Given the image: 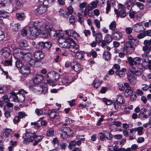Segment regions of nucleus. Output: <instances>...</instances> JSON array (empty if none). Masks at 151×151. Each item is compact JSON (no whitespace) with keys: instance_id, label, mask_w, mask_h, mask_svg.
Wrapping results in <instances>:
<instances>
[{"instance_id":"1","label":"nucleus","mask_w":151,"mask_h":151,"mask_svg":"<svg viewBox=\"0 0 151 151\" xmlns=\"http://www.w3.org/2000/svg\"><path fill=\"white\" fill-rule=\"evenodd\" d=\"M33 91L37 94L41 93L43 94H47L48 93V88L47 84L42 83V86L37 85L35 86L32 89Z\"/></svg>"},{"instance_id":"2","label":"nucleus","mask_w":151,"mask_h":151,"mask_svg":"<svg viewBox=\"0 0 151 151\" xmlns=\"http://www.w3.org/2000/svg\"><path fill=\"white\" fill-rule=\"evenodd\" d=\"M114 11L117 16H120L121 18H124L127 15V13L124 9V5L122 4H119L118 9H115Z\"/></svg>"},{"instance_id":"3","label":"nucleus","mask_w":151,"mask_h":151,"mask_svg":"<svg viewBox=\"0 0 151 151\" xmlns=\"http://www.w3.org/2000/svg\"><path fill=\"white\" fill-rule=\"evenodd\" d=\"M52 45L50 42H40L36 45V47L40 50H48L50 49Z\"/></svg>"},{"instance_id":"4","label":"nucleus","mask_w":151,"mask_h":151,"mask_svg":"<svg viewBox=\"0 0 151 151\" xmlns=\"http://www.w3.org/2000/svg\"><path fill=\"white\" fill-rule=\"evenodd\" d=\"M141 59L139 57H136L132 58L131 57H128V63L131 66L133 67L134 65H139L141 64Z\"/></svg>"},{"instance_id":"5","label":"nucleus","mask_w":151,"mask_h":151,"mask_svg":"<svg viewBox=\"0 0 151 151\" xmlns=\"http://www.w3.org/2000/svg\"><path fill=\"white\" fill-rule=\"evenodd\" d=\"M46 28L49 33V36L52 38L54 39L59 36V33L53 28L52 25H46Z\"/></svg>"},{"instance_id":"6","label":"nucleus","mask_w":151,"mask_h":151,"mask_svg":"<svg viewBox=\"0 0 151 151\" xmlns=\"http://www.w3.org/2000/svg\"><path fill=\"white\" fill-rule=\"evenodd\" d=\"M13 56L17 59L22 58L24 52L20 48L15 47L14 48Z\"/></svg>"},{"instance_id":"7","label":"nucleus","mask_w":151,"mask_h":151,"mask_svg":"<svg viewBox=\"0 0 151 151\" xmlns=\"http://www.w3.org/2000/svg\"><path fill=\"white\" fill-rule=\"evenodd\" d=\"M135 47L129 42H126L124 44L123 47V50L126 51L127 53H132L134 50Z\"/></svg>"},{"instance_id":"8","label":"nucleus","mask_w":151,"mask_h":151,"mask_svg":"<svg viewBox=\"0 0 151 151\" xmlns=\"http://www.w3.org/2000/svg\"><path fill=\"white\" fill-rule=\"evenodd\" d=\"M65 34L68 36L72 37L74 39L80 37L79 35L76 31L69 29L64 31Z\"/></svg>"},{"instance_id":"9","label":"nucleus","mask_w":151,"mask_h":151,"mask_svg":"<svg viewBox=\"0 0 151 151\" xmlns=\"http://www.w3.org/2000/svg\"><path fill=\"white\" fill-rule=\"evenodd\" d=\"M44 2H43L42 4L39 5L37 8V12L39 14L45 13L47 10L48 7V5L45 4Z\"/></svg>"},{"instance_id":"10","label":"nucleus","mask_w":151,"mask_h":151,"mask_svg":"<svg viewBox=\"0 0 151 151\" xmlns=\"http://www.w3.org/2000/svg\"><path fill=\"white\" fill-rule=\"evenodd\" d=\"M30 68L29 64L25 63L20 69L21 73L23 75H27L30 72Z\"/></svg>"},{"instance_id":"11","label":"nucleus","mask_w":151,"mask_h":151,"mask_svg":"<svg viewBox=\"0 0 151 151\" xmlns=\"http://www.w3.org/2000/svg\"><path fill=\"white\" fill-rule=\"evenodd\" d=\"M34 56L36 59L39 62L43 58L45 55L44 53L41 50H36L34 52Z\"/></svg>"},{"instance_id":"12","label":"nucleus","mask_w":151,"mask_h":151,"mask_svg":"<svg viewBox=\"0 0 151 151\" xmlns=\"http://www.w3.org/2000/svg\"><path fill=\"white\" fill-rule=\"evenodd\" d=\"M131 73L136 76L141 75L143 73V70L138 66H133L131 68Z\"/></svg>"},{"instance_id":"13","label":"nucleus","mask_w":151,"mask_h":151,"mask_svg":"<svg viewBox=\"0 0 151 151\" xmlns=\"http://www.w3.org/2000/svg\"><path fill=\"white\" fill-rule=\"evenodd\" d=\"M143 128L142 127H139L129 129V133H131V135H134L136 132H137V134L139 135H142L143 134Z\"/></svg>"},{"instance_id":"14","label":"nucleus","mask_w":151,"mask_h":151,"mask_svg":"<svg viewBox=\"0 0 151 151\" xmlns=\"http://www.w3.org/2000/svg\"><path fill=\"white\" fill-rule=\"evenodd\" d=\"M71 68L73 69L75 72L77 73H79L82 70L81 66L80 63L75 61L72 62Z\"/></svg>"},{"instance_id":"15","label":"nucleus","mask_w":151,"mask_h":151,"mask_svg":"<svg viewBox=\"0 0 151 151\" xmlns=\"http://www.w3.org/2000/svg\"><path fill=\"white\" fill-rule=\"evenodd\" d=\"M27 115L24 112L22 111L19 112L18 115L15 116L14 117L13 120L14 123L15 124H18L20 121V119L24 118Z\"/></svg>"},{"instance_id":"16","label":"nucleus","mask_w":151,"mask_h":151,"mask_svg":"<svg viewBox=\"0 0 151 151\" xmlns=\"http://www.w3.org/2000/svg\"><path fill=\"white\" fill-rule=\"evenodd\" d=\"M113 39L116 40H119L122 37V33L119 31H114L112 33Z\"/></svg>"},{"instance_id":"17","label":"nucleus","mask_w":151,"mask_h":151,"mask_svg":"<svg viewBox=\"0 0 151 151\" xmlns=\"http://www.w3.org/2000/svg\"><path fill=\"white\" fill-rule=\"evenodd\" d=\"M1 51V56L3 58H6L10 56L11 51L9 48L4 47L2 49Z\"/></svg>"},{"instance_id":"18","label":"nucleus","mask_w":151,"mask_h":151,"mask_svg":"<svg viewBox=\"0 0 151 151\" xmlns=\"http://www.w3.org/2000/svg\"><path fill=\"white\" fill-rule=\"evenodd\" d=\"M70 45L69 49L71 52L75 53L79 50V46L73 40L71 42Z\"/></svg>"},{"instance_id":"19","label":"nucleus","mask_w":151,"mask_h":151,"mask_svg":"<svg viewBox=\"0 0 151 151\" xmlns=\"http://www.w3.org/2000/svg\"><path fill=\"white\" fill-rule=\"evenodd\" d=\"M135 5L134 2L131 0H127L124 5V8L129 11L132 10V7Z\"/></svg>"},{"instance_id":"20","label":"nucleus","mask_w":151,"mask_h":151,"mask_svg":"<svg viewBox=\"0 0 151 151\" xmlns=\"http://www.w3.org/2000/svg\"><path fill=\"white\" fill-rule=\"evenodd\" d=\"M127 69L125 68H123L121 69L116 70L115 71L116 74L120 77H124L125 76V72Z\"/></svg>"},{"instance_id":"21","label":"nucleus","mask_w":151,"mask_h":151,"mask_svg":"<svg viewBox=\"0 0 151 151\" xmlns=\"http://www.w3.org/2000/svg\"><path fill=\"white\" fill-rule=\"evenodd\" d=\"M73 39L72 38L68 37L66 39L65 41L62 43V45L63 48H69L71 45V42L73 41Z\"/></svg>"},{"instance_id":"22","label":"nucleus","mask_w":151,"mask_h":151,"mask_svg":"<svg viewBox=\"0 0 151 151\" xmlns=\"http://www.w3.org/2000/svg\"><path fill=\"white\" fill-rule=\"evenodd\" d=\"M127 77L128 81L132 84H134L136 83V78L134 74L131 73H128Z\"/></svg>"},{"instance_id":"23","label":"nucleus","mask_w":151,"mask_h":151,"mask_svg":"<svg viewBox=\"0 0 151 151\" xmlns=\"http://www.w3.org/2000/svg\"><path fill=\"white\" fill-rule=\"evenodd\" d=\"M43 76L41 75H38L33 79V81L36 84H38L41 83L42 81L44 80Z\"/></svg>"},{"instance_id":"24","label":"nucleus","mask_w":151,"mask_h":151,"mask_svg":"<svg viewBox=\"0 0 151 151\" xmlns=\"http://www.w3.org/2000/svg\"><path fill=\"white\" fill-rule=\"evenodd\" d=\"M42 136H35L33 139V145L35 146L37 145L39 142H40L43 138Z\"/></svg>"},{"instance_id":"25","label":"nucleus","mask_w":151,"mask_h":151,"mask_svg":"<svg viewBox=\"0 0 151 151\" xmlns=\"http://www.w3.org/2000/svg\"><path fill=\"white\" fill-rule=\"evenodd\" d=\"M22 59L27 62H28L32 58L31 54L29 52H24Z\"/></svg>"},{"instance_id":"26","label":"nucleus","mask_w":151,"mask_h":151,"mask_svg":"<svg viewBox=\"0 0 151 151\" xmlns=\"http://www.w3.org/2000/svg\"><path fill=\"white\" fill-rule=\"evenodd\" d=\"M30 27L31 35L35 37L40 34V31L33 26L32 27Z\"/></svg>"},{"instance_id":"27","label":"nucleus","mask_w":151,"mask_h":151,"mask_svg":"<svg viewBox=\"0 0 151 151\" xmlns=\"http://www.w3.org/2000/svg\"><path fill=\"white\" fill-rule=\"evenodd\" d=\"M76 145L79 146L81 145V142L79 141H76L75 140H73L69 142L68 148L69 149L71 150Z\"/></svg>"},{"instance_id":"28","label":"nucleus","mask_w":151,"mask_h":151,"mask_svg":"<svg viewBox=\"0 0 151 151\" xmlns=\"http://www.w3.org/2000/svg\"><path fill=\"white\" fill-rule=\"evenodd\" d=\"M47 113L48 114L50 117L51 119H54L55 117L58 116L59 114L56 112L55 110L50 111L49 109H47Z\"/></svg>"},{"instance_id":"29","label":"nucleus","mask_w":151,"mask_h":151,"mask_svg":"<svg viewBox=\"0 0 151 151\" xmlns=\"http://www.w3.org/2000/svg\"><path fill=\"white\" fill-rule=\"evenodd\" d=\"M12 57L10 56L8 59H6L3 61L2 63L5 66H12Z\"/></svg>"},{"instance_id":"30","label":"nucleus","mask_w":151,"mask_h":151,"mask_svg":"<svg viewBox=\"0 0 151 151\" xmlns=\"http://www.w3.org/2000/svg\"><path fill=\"white\" fill-rule=\"evenodd\" d=\"M143 26L139 24H136L133 26V30L137 32H139L143 30Z\"/></svg>"},{"instance_id":"31","label":"nucleus","mask_w":151,"mask_h":151,"mask_svg":"<svg viewBox=\"0 0 151 151\" xmlns=\"http://www.w3.org/2000/svg\"><path fill=\"white\" fill-rule=\"evenodd\" d=\"M3 132L5 137L10 136L13 133V131L11 129L7 128L4 129L3 131Z\"/></svg>"},{"instance_id":"32","label":"nucleus","mask_w":151,"mask_h":151,"mask_svg":"<svg viewBox=\"0 0 151 151\" xmlns=\"http://www.w3.org/2000/svg\"><path fill=\"white\" fill-rule=\"evenodd\" d=\"M116 101L117 103L120 104H123L125 103L124 97L121 95L117 96Z\"/></svg>"},{"instance_id":"33","label":"nucleus","mask_w":151,"mask_h":151,"mask_svg":"<svg viewBox=\"0 0 151 151\" xmlns=\"http://www.w3.org/2000/svg\"><path fill=\"white\" fill-rule=\"evenodd\" d=\"M8 110L10 111H13L14 110L13 104L11 103L9 101L7 103V104L5 105L3 108L4 111Z\"/></svg>"},{"instance_id":"34","label":"nucleus","mask_w":151,"mask_h":151,"mask_svg":"<svg viewBox=\"0 0 151 151\" xmlns=\"http://www.w3.org/2000/svg\"><path fill=\"white\" fill-rule=\"evenodd\" d=\"M29 64L32 66L37 67H39L40 65H39L38 63L39 62L36 59H33L32 58L29 60Z\"/></svg>"},{"instance_id":"35","label":"nucleus","mask_w":151,"mask_h":151,"mask_svg":"<svg viewBox=\"0 0 151 151\" xmlns=\"http://www.w3.org/2000/svg\"><path fill=\"white\" fill-rule=\"evenodd\" d=\"M102 57L105 60L108 61L110 59L111 54L109 51H105L103 54Z\"/></svg>"},{"instance_id":"36","label":"nucleus","mask_w":151,"mask_h":151,"mask_svg":"<svg viewBox=\"0 0 151 151\" xmlns=\"http://www.w3.org/2000/svg\"><path fill=\"white\" fill-rule=\"evenodd\" d=\"M10 14L8 12L4 10H0V17L1 18H6L9 17Z\"/></svg>"},{"instance_id":"37","label":"nucleus","mask_w":151,"mask_h":151,"mask_svg":"<svg viewBox=\"0 0 151 151\" xmlns=\"http://www.w3.org/2000/svg\"><path fill=\"white\" fill-rule=\"evenodd\" d=\"M50 76L52 75V79L56 81L58 80L60 78V75L58 73H56L55 71H52L49 73Z\"/></svg>"},{"instance_id":"38","label":"nucleus","mask_w":151,"mask_h":151,"mask_svg":"<svg viewBox=\"0 0 151 151\" xmlns=\"http://www.w3.org/2000/svg\"><path fill=\"white\" fill-rule=\"evenodd\" d=\"M16 16L17 19L19 21L23 20L25 18V14L23 13H17L16 14Z\"/></svg>"},{"instance_id":"39","label":"nucleus","mask_w":151,"mask_h":151,"mask_svg":"<svg viewBox=\"0 0 151 151\" xmlns=\"http://www.w3.org/2000/svg\"><path fill=\"white\" fill-rule=\"evenodd\" d=\"M102 38L103 36L101 33L98 32L97 36L95 37V40L98 42V44H99L102 41Z\"/></svg>"},{"instance_id":"40","label":"nucleus","mask_w":151,"mask_h":151,"mask_svg":"<svg viewBox=\"0 0 151 151\" xmlns=\"http://www.w3.org/2000/svg\"><path fill=\"white\" fill-rule=\"evenodd\" d=\"M33 27L40 31L42 30L43 29L42 27V23L40 22H35Z\"/></svg>"},{"instance_id":"41","label":"nucleus","mask_w":151,"mask_h":151,"mask_svg":"<svg viewBox=\"0 0 151 151\" xmlns=\"http://www.w3.org/2000/svg\"><path fill=\"white\" fill-rule=\"evenodd\" d=\"M19 44L21 47H26L28 46V43L25 40H22L19 42Z\"/></svg>"},{"instance_id":"42","label":"nucleus","mask_w":151,"mask_h":151,"mask_svg":"<svg viewBox=\"0 0 151 151\" xmlns=\"http://www.w3.org/2000/svg\"><path fill=\"white\" fill-rule=\"evenodd\" d=\"M125 91L124 96L126 97H127L131 95L133 92V90L131 88H126Z\"/></svg>"},{"instance_id":"43","label":"nucleus","mask_w":151,"mask_h":151,"mask_svg":"<svg viewBox=\"0 0 151 151\" xmlns=\"http://www.w3.org/2000/svg\"><path fill=\"white\" fill-rule=\"evenodd\" d=\"M35 136H37L35 134V133L34 132L33 133L30 132H27L25 134V137H26L29 139H31L33 138V139L34 137H35Z\"/></svg>"},{"instance_id":"44","label":"nucleus","mask_w":151,"mask_h":151,"mask_svg":"<svg viewBox=\"0 0 151 151\" xmlns=\"http://www.w3.org/2000/svg\"><path fill=\"white\" fill-rule=\"evenodd\" d=\"M75 53H76V58L81 59L83 58V52L79 51V50H78V52Z\"/></svg>"},{"instance_id":"45","label":"nucleus","mask_w":151,"mask_h":151,"mask_svg":"<svg viewBox=\"0 0 151 151\" xmlns=\"http://www.w3.org/2000/svg\"><path fill=\"white\" fill-rule=\"evenodd\" d=\"M24 65L23 63L19 60L17 59L15 62L16 66L20 69Z\"/></svg>"},{"instance_id":"46","label":"nucleus","mask_w":151,"mask_h":151,"mask_svg":"<svg viewBox=\"0 0 151 151\" xmlns=\"http://www.w3.org/2000/svg\"><path fill=\"white\" fill-rule=\"evenodd\" d=\"M112 37L110 35L107 34L105 35L104 40L106 42V43H109L112 41Z\"/></svg>"},{"instance_id":"47","label":"nucleus","mask_w":151,"mask_h":151,"mask_svg":"<svg viewBox=\"0 0 151 151\" xmlns=\"http://www.w3.org/2000/svg\"><path fill=\"white\" fill-rule=\"evenodd\" d=\"M98 138L101 141H104L106 139V136L103 133L101 132L98 134Z\"/></svg>"},{"instance_id":"48","label":"nucleus","mask_w":151,"mask_h":151,"mask_svg":"<svg viewBox=\"0 0 151 151\" xmlns=\"http://www.w3.org/2000/svg\"><path fill=\"white\" fill-rule=\"evenodd\" d=\"M116 28V22L115 21H113L111 22L109 25V29L113 31H115Z\"/></svg>"},{"instance_id":"49","label":"nucleus","mask_w":151,"mask_h":151,"mask_svg":"<svg viewBox=\"0 0 151 151\" xmlns=\"http://www.w3.org/2000/svg\"><path fill=\"white\" fill-rule=\"evenodd\" d=\"M63 81L65 84H67L66 85H68L72 82L71 80L69 78L67 77L63 78Z\"/></svg>"},{"instance_id":"50","label":"nucleus","mask_w":151,"mask_h":151,"mask_svg":"<svg viewBox=\"0 0 151 151\" xmlns=\"http://www.w3.org/2000/svg\"><path fill=\"white\" fill-rule=\"evenodd\" d=\"M78 22L82 24L84 21V19L83 18V15L80 13H78Z\"/></svg>"},{"instance_id":"51","label":"nucleus","mask_w":151,"mask_h":151,"mask_svg":"<svg viewBox=\"0 0 151 151\" xmlns=\"http://www.w3.org/2000/svg\"><path fill=\"white\" fill-rule=\"evenodd\" d=\"M101 84V83L100 82H99L97 79H95L94 80L93 85L94 87L96 88H98L100 86Z\"/></svg>"},{"instance_id":"52","label":"nucleus","mask_w":151,"mask_h":151,"mask_svg":"<svg viewBox=\"0 0 151 151\" xmlns=\"http://www.w3.org/2000/svg\"><path fill=\"white\" fill-rule=\"evenodd\" d=\"M54 134V130L53 129L51 128L47 131L46 134L47 136L52 137Z\"/></svg>"},{"instance_id":"53","label":"nucleus","mask_w":151,"mask_h":151,"mask_svg":"<svg viewBox=\"0 0 151 151\" xmlns=\"http://www.w3.org/2000/svg\"><path fill=\"white\" fill-rule=\"evenodd\" d=\"M18 96L20 102L23 103L24 102L25 99V96L24 95L19 93Z\"/></svg>"},{"instance_id":"54","label":"nucleus","mask_w":151,"mask_h":151,"mask_svg":"<svg viewBox=\"0 0 151 151\" xmlns=\"http://www.w3.org/2000/svg\"><path fill=\"white\" fill-rule=\"evenodd\" d=\"M21 28L20 24L18 23L15 24L13 27V30L15 31H18Z\"/></svg>"},{"instance_id":"55","label":"nucleus","mask_w":151,"mask_h":151,"mask_svg":"<svg viewBox=\"0 0 151 151\" xmlns=\"http://www.w3.org/2000/svg\"><path fill=\"white\" fill-rule=\"evenodd\" d=\"M67 13L69 16L70 15H72V14L73 12V9L72 6H69L67 8Z\"/></svg>"},{"instance_id":"56","label":"nucleus","mask_w":151,"mask_h":151,"mask_svg":"<svg viewBox=\"0 0 151 151\" xmlns=\"http://www.w3.org/2000/svg\"><path fill=\"white\" fill-rule=\"evenodd\" d=\"M76 139L78 140L77 141H79L81 144V142L84 141L85 140V138L83 135H77L76 136Z\"/></svg>"},{"instance_id":"57","label":"nucleus","mask_w":151,"mask_h":151,"mask_svg":"<svg viewBox=\"0 0 151 151\" xmlns=\"http://www.w3.org/2000/svg\"><path fill=\"white\" fill-rule=\"evenodd\" d=\"M5 38L4 32L0 30V41L4 40Z\"/></svg>"},{"instance_id":"58","label":"nucleus","mask_w":151,"mask_h":151,"mask_svg":"<svg viewBox=\"0 0 151 151\" xmlns=\"http://www.w3.org/2000/svg\"><path fill=\"white\" fill-rule=\"evenodd\" d=\"M4 111V115L5 117L8 118L11 116L10 112L12 111H10L9 110Z\"/></svg>"},{"instance_id":"59","label":"nucleus","mask_w":151,"mask_h":151,"mask_svg":"<svg viewBox=\"0 0 151 151\" xmlns=\"http://www.w3.org/2000/svg\"><path fill=\"white\" fill-rule=\"evenodd\" d=\"M129 12V16L131 19H133L135 18V14L136 13V12L135 11H128Z\"/></svg>"},{"instance_id":"60","label":"nucleus","mask_w":151,"mask_h":151,"mask_svg":"<svg viewBox=\"0 0 151 151\" xmlns=\"http://www.w3.org/2000/svg\"><path fill=\"white\" fill-rule=\"evenodd\" d=\"M8 0H5L2 1L1 0L0 2V8L4 7L7 5L8 4L7 2Z\"/></svg>"},{"instance_id":"61","label":"nucleus","mask_w":151,"mask_h":151,"mask_svg":"<svg viewBox=\"0 0 151 151\" xmlns=\"http://www.w3.org/2000/svg\"><path fill=\"white\" fill-rule=\"evenodd\" d=\"M41 37L43 38H47L48 36L47 33L46 31H42L40 33Z\"/></svg>"},{"instance_id":"62","label":"nucleus","mask_w":151,"mask_h":151,"mask_svg":"<svg viewBox=\"0 0 151 151\" xmlns=\"http://www.w3.org/2000/svg\"><path fill=\"white\" fill-rule=\"evenodd\" d=\"M104 102L107 105H110L112 103V101L109 99H108L106 98H104L103 99Z\"/></svg>"},{"instance_id":"63","label":"nucleus","mask_w":151,"mask_h":151,"mask_svg":"<svg viewBox=\"0 0 151 151\" xmlns=\"http://www.w3.org/2000/svg\"><path fill=\"white\" fill-rule=\"evenodd\" d=\"M69 22L72 25L75 24L76 19L75 17L73 15L69 17Z\"/></svg>"},{"instance_id":"64","label":"nucleus","mask_w":151,"mask_h":151,"mask_svg":"<svg viewBox=\"0 0 151 151\" xmlns=\"http://www.w3.org/2000/svg\"><path fill=\"white\" fill-rule=\"evenodd\" d=\"M33 142V139H29L26 137H25V138L24 139L23 141V143L24 144H26V145H28L29 144V142Z\"/></svg>"}]
</instances>
